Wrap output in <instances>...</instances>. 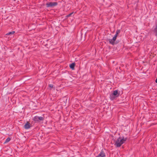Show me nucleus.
I'll use <instances>...</instances> for the list:
<instances>
[{"instance_id": "obj_6", "label": "nucleus", "mask_w": 157, "mask_h": 157, "mask_svg": "<svg viewBox=\"0 0 157 157\" xmlns=\"http://www.w3.org/2000/svg\"><path fill=\"white\" fill-rule=\"evenodd\" d=\"M105 156V154L104 151H101L99 154L96 156V157H104Z\"/></svg>"}, {"instance_id": "obj_7", "label": "nucleus", "mask_w": 157, "mask_h": 157, "mask_svg": "<svg viewBox=\"0 0 157 157\" xmlns=\"http://www.w3.org/2000/svg\"><path fill=\"white\" fill-rule=\"evenodd\" d=\"M112 94L113 95L115 96L116 97H118L120 95V94L118 93L117 90H115L113 91V92Z\"/></svg>"}, {"instance_id": "obj_10", "label": "nucleus", "mask_w": 157, "mask_h": 157, "mask_svg": "<svg viewBox=\"0 0 157 157\" xmlns=\"http://www.w3.org/2000/svg\"><path fill=\"white\" fill-rule=\"evenodd\" d=\"M75 66V63H72L70 65V68L72 70H74V67Z\"/></svg>"}, {"instance_id": "obj_1", "label": "nucleus", "mask_w": 157, "mask_h": 157, "mask_svg": "<svg viewBox=\"0 0 157 157\" xmlns=\"http://www.w3.org/2000/svg\"><path fill=\"white\" fill-rule=\"evenodd\" d=\"M127 140V138H124V137H123L122 138L121 137H119L116 141L114 144L117 147H119L123 144Z\"/></svg>"}, {"instance_id": "obj_16", "label": "nucleus", "mask_w": 157, "mask_h": 157, "mask_svg": "<svg viewBox=\"0 0 157 157\" xmlns=\"http://www.w3.org/2000/svg\"><path fill=\"white\" fill-rule=\"evenodd\" d=\"M155 82L156 83H157V78H156Z\"/></svg>"}, {"instance_id": "obj_8", "label": "nucleus", "mask_w": 157, "mask_h": 157, "mask_svg": "<svg viewBox=\"0 0 157 157\" xmlns=\"http://www.w3.org/2000/svg\"><path fill=\"white\" fill-rule=\"evenodd\" d=\"M153 32L155 33V35L157 37V24L155 25V26L153 29Z\"/></svg>"}, {"instance_id": "obj_14", "label": "nucleus", "mask_w": 157, "mask_h": 157, "mask_svg": "<svg viewBox=\"0 0 157 157\" xmlns=\"http://www.w3.org/2000/svg\"><path fill=\"white\" fill-rule=\"evenodd\" d=\"M73 13V12H72L70 13L69 14H68L67 15V17H69L70 16H71V15Z\"/></svg>"}, {"instance_id": "obj_2", "label": "nucleus", "mask_w": 157, "mask_h": 157, "mask_svg": "<svg viewBox=\"0 0 157 157\" xmlns=\"http://www.w3.org/2000/svg\"><path fill=\"white\" fill-rule=\"evenodd\" d=\"M58 5L56 2H47L46 4V6L47 8H53Z\"/></svg>"}, {"instance_id": "obj_15", "label": "nucleus", "mask_w": 157, "mask_h": 157, "mask_svg": "<svg viewBox=\"0 0 157 157\" xmlns=\"http://www.w3.org/2000/svg\"><path fill=\"white\" fill-rule=\"evenodd\" d=\"M49 87H50V88H52L53 86V85H52V84H50L49 85Z\"/></svg>"}, {"instance_id": "obj_9", "label": "nucleus", "mask_w": 157, "mask_h": 157, "mask_svg": "<svg viewBox=\"0 0 157 157\" xmlns=\"http://www.w3.org/2000/svg\"><path fill=\"white\" fill-rule=\"evenodd\" d=\"M116 98V97H115V96L113 95V94L112 93H111L110 94L109 98L110 100L112 101L113 100Z\"/></svg>"}, {"instance_id": "obj_11", "label": "nucleus", "mask_w": 157, "mask_h": 157, "mask_svg": "<svg viewBox=\"0 0 157 157\" xmlns=\"http://www.w3.org/2000/svg\"><path fill=\"white\" fill-rule=\"evenodd\" d=\"M120 33V30H117V31H116V34H115V35L114 36L115 37H117L118 34Z\"/></svg>"}, {"instance_id": "obj_3", "label": "nucleus", "mask_w": 157, "mask_h": 157, "mask_svg": "<svg viewBox=\"0 0 157 157\" xmlns=\"http://www.w3.org/2000/svg\"><path fill=\"white\" fill-rule=\"evenodd\" d=\"M33 120L36 122H39L40 121H43L44 120V118L42 117L36 116L33 117Z\"/></svg>"}, {"instance_id": "obj_5", "label": "nucleus", "mask_w": 157, "mask_h": 157, "mask_svg": "<svg viewBox=\"0 0 157 157\" xmlns=\"http://www.w3.org/2000/svg\"><path fill=\"white\" fill-rule=\"evenodd\" d=\"M31 124L28 122H27L24 125V127L25 129H29L30 127Z\"/></svg>"}, {"instance_id": "obj_13", "label": "nucleus", "mask_w": 157, "mask_h": 157, "mask_svg": "<svg viewBox=\"0 0 157 157\" xmlns=\"http://www.w3.org/2000/svg\"><path fill=\"white\" fill-rule=\"evenodd\" d=\"M10 140H11V139L10 138H9V137L7 138L6 140L4 143H6L8 142H9L10 141Z\"/></svg>"}, {"instance_id": "obj_4", "label": "nucleus", "mask_w": 157, "mask_h": 157, "mask_svg": "<svg viewBox=\"0 0 157 157\" xmlns=\"http://www.w3.org/2000/svg\"><path fill=\"white\" fill-rule=\"evenodd\" d=\"M116 39L117 38L114 36L112 39H109V41L111 44L113 45H114V44H116L117 43V42H115V40H116Z\"/></svg>"}, {"instance_id": "obj_12", "label": "nucleus", "mask_w": 157, "mask_h": 157, "mask_svg": "<svg viewBox=\"0 0 157 157\" xmlns=\"http://www.w3.org/2000/svg\"><path fill=\"white\" fill-rule=\"evenodd\" d=\"M15 33V32L14 31H12L11 32H9L6 34V35H10L13 34Z\"/></svg>"}]
</instances>
